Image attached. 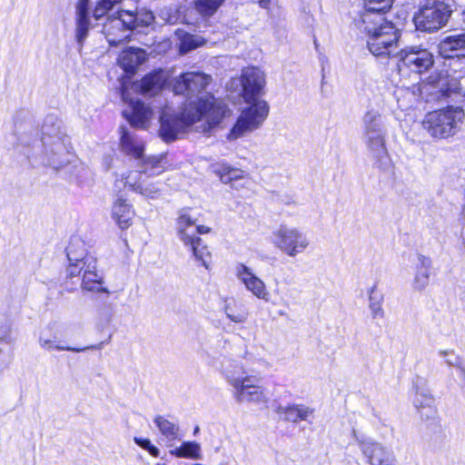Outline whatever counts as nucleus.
Instances as JSON below:
<instances>
[{
	"instance_id": "nucleus-1",
	"label": "nucleus",
	"mask_w": 465,
	"mask_h": 465,
	"mask_svg": "<svg viewBox=\"0 0 465 465\" xmlns=\"http://www.w3.org/2000/svg\"><path fill=\"white\" fill-rule=\"evenodd\" d=\"M230 110L223 98L207 92L183 104L177 114H163L160 134L167 142H173L180 133L186 132L194 124L203 120L208 129L218 126Z\"/></svg>"
},
{
	"instance_id": "nucleus-2",
	"label": "nucleus",
	"mask_w": 465,
	"mask_h": 465,
	"mask_svg": "<svg viewBox=\"0 0 465 465\" xmlns=\"http://www.w3.org/2000/svg\"><path fill=\"white\" fill-rule=\"evenodd\" d=\"M240 82L242 96L249 106L244 108L231 130L233 138L241 137L244 133L257 129L269 114V104L264 100H258L263 94L265 77L255 66L242 70Z\"/></svg>"
},
{
	"instance_id": "nucleus-3",
	"label": "nucleus",
	"mask_w": 465,
	"mask_h": 465,
	"mask_svg": "<svg viewBox=\"0 0 465 465\" xmlns=\"http://www.w3.org/2000/svg\"><path fill=\"white\" fill-rule=\"evenodd\" d=\"M80 241H71L66 247V255L69 263L65 271V282L75 284L82 276L81 287L84 291L109 293L104 287L102 276L97 272V261L85 253Z\"/></svg>"
},
{
	"instance_id": "nucleus-4",
	"label": "nucleus",
	"mask_w": 465,
	"mask_h": 465,
	"mask_svg": "<svg viewBox=\"0 0 465 465\" xmlns=\"http://www.w3.org/2000/svg\"><path fill=\"white\" fill-rule=\"evenodd\" d=\"M189 210L190 208L183 209L176 218L177 236L192 257L205 269H209L212 252L200 235L210 233L212 228L196 224V219L188 213Z\"/></svg>"
},
{
	"instance_id": "nucleus-5",
	"label": "nucleus",
	"mask_w": 465,
	"mask_h": 465,
	"mask_svg": "<svg viewBox=\"0 0 465 465\" xmlns=\"http://www.w3.org/2000/svg\"><path fill=\"white\" fill-rule=\"evenodd\" d=\"M465 118L460 106L447 105L428 112L420 122L421 127L434 140H444L454 136L459 125Z\"/></svg>"
},
{
	"instance_id": "nucleus-6",
	"label": "nucleus",
	"mask_w": 465,
	"mask_h": 465,
	"mask_svg": "<svg viewBox=\"0 0 465 465\" xmlns=\"http://www.w3.org/2000/svg\"><path fill=\"white\" fill-rule=\"evenodd\" d=\"M367 35V46L375 56H390L398 47L401 33L395 25L384 18L371 19V23H363Z\"/></svg>"
},
{
	"instance_id": "nucleus-7",
	"label": "nucleus",
	"mask_w": 465,
	"mask_h": 465,
	"mask_svg": "<svg viewBox=\"0 0 465 465\" xmlns=\"http://www.w3.org/2000/svg\"><path fill=\"white\" fill-rule=\"evenodd\" d=\"M453 9L445 0H425L413 16L417 30L432 33L445 26Z\"/></svg>"
},
{
	"instance_id": "nucleus-8",
	"label": "nucleus",
	"mask_w": 465,
	"mask_h": 465,
	"mask_svg": "<svg viewBox=\"0 0 465 465\" xmlns=\"http://www.w3.org/2000/svg\"><path fill=\"white\" fill-rule=\"evenodd\" d=\"M397 69L401 76L420 75L432 67L434 58L426 49L404 48L397 53Z\"/></svg>"
},
{
	"instance_id": "nucleus-9",
	"label": "nucleus",
	"mask_w": 465,
	"mask_h": 465,
	"mask_svg": "<svg viewBox=\"0 0 465 465\" xmlns=\"http://www.w3.org/2000/svg\"><path fill=\"white\" fill-rule=\"evenodd\" d=\"M210 82L209 74L201 72H185L175 80L173 89L178 94L194 95L203 92Z\"/></svg>"
},
{
	"instance_id": "nucleus-10",
	"label": "nucleus",
	"mask_w": 465,
	"mask_h": 465,
	"mask_svg": "<svg viewBox=\"0 0 465 465\" xmlns=\"http://www.w3.org/2000/svg\"><path fill=\"white\" fill-rule=\"evenodd\" d=\"M274 244L289 256H295L308 246L307 239L296 229L280 228L275 232Z\"/></svg>"
},
{
	"instance_id": "nucleus-11",
	"label": "nucleus",
	"mask_w": 465,
	"mask_h": 465,
	"mask_svg": "<svg viewBox=\"0 0 465 465\" xmlns=\"http://www.w3.org/2000/svg\"><path fill=\"white\" fill-rule=\"evenodd\" d=\"M234 388V397L238 401L266 402L263 389L258 384V381L251 376L237 378L231 381Z\"/></svg>"
},
{
	"instance_id": "nucleus-12",
	"label": "nucleus",
	"mask_w": 465,
	"mask_h": 465,
	"mask_svg": "<svg viewBox=\"0 0 465 465\" xmlns=\"http://www.w3.org/2000/svg\"><path fill=\"white\" fill-rule=\"evenodd\" d=\"M120 93L122 99L131 106V112L124 113V116L133 127L146 128L153 114L152 110L140 100L129 99L127 86L124 84H121Z\"/></svg>"
},
{
	"instance_id": "nucleus-13",
	"label": "nucleus",
	"mask_w": 465,
	"mask_h": 465,
	"mask_svg": "<svg viewBox=\"0 0 465 465\" xmlns=\"http://www.w3.org/2000/svg\"><path fill=\"white\" fill-rule=\"evenodd\" d=\"M134 216L135 211L133 205L123 195H118L112 205V218L117 226L122 231L129 229Z\"/></svg>"
},
{
	"instance_id": "nucleus-14",
	"label": "nucleus",
	"mask_w": 465,
	"mask_h": 465,
	"mask_svg": "<svg viewBox=\"0 0 465 465\" xmlns=\"http://www.w3.org/2000/svg\"><path fill=\"white\" fill-rule=\"evenodd\" d=\"M236 276L245 285L246 289L256 297L267 300L269 293L264 282L255 276L245 264H238Z\"/></svg>"
},
{
	"instance_id": "nucleus-15",
	"label": "nucleus",
	"mask_w": 465,
	"mask_h": 465,
	"mask_svg": "<svg viewBox=\"0 0 465 465\" xmlns=\"http://www.w3.org/2000/svg\"><path fill=\"white\" fill-rule=\"evenodd\" d=\"M438 52L443 58L465 56V34L448 35L438 45Z\"/></svg>"
},
{
	"instance_id": "nucleus-16",
	"label": "nucleus",
	"mask_w": 465,
	"mask_h": 465,
	"mask_svg": "<svg viewBox=\"0 0 465 465\" xmlns=\"http://www.w3.org/2000/svg\"><path fill=\"white\" fill-rule=\"evenodd\" d=\"M145 60V51L139 47H128L119 55L117 62L129 78L134 76L140 64Z\"/></svg>"
},
{
	"instance_id": "nucleus-17",
	"label": "nucleus",
	"mask_w": 465,
	"mask_h": 465,
	"mask_svg": "<svg viewBox=\"0 0 465 465\" xmlns=\"http://www.w3.org/2000/svg\"><path fill=\"white\" fill-rule=\"evenodd\" d=\"M148 170L141 171L139 173L138 178L134 183L128 182L129 175L123 176L124 179V185L127 187L129 190L134 191L137 193L143 194L148 198H157L160 194V189L155 183H153L150 180Z\"/></svg>"
},
{
	"instance_id": "nucleus-18",
	"label": "nucleus",
	"mask_w": 465,
	"mask_h": 465,
	"mask_svg": "<svg viewBox=\"0 0 465 465\" xmlns=\"http://www.w3.org/2000/svg\"><path fill=\"white\" fill-rule=\"evenodd\" d=\"M103 33L110 46H118L129 39L127 29L119 22L116 15H111L106 19Z\"/></svg>"
},
{
	"instance_id": "nucleus-19",
	"label": "nucleus",
	"mask_w": 465,
	"mask_h": 465,
	"mask_svg": "<svg viewBox=\"0 0 465 465\" xmlns=\"http://www.w3.org/2000/svg\"><path fill=\"white\" fill-rule=\"evenodd\" d=\"M166 84L163 70L154 69L144 74L139 82H134L138 92L142 94L149 93H157L161 91Z\"/></svg>"
},
{
	"instance_id": "nucleus-20",
	"label": "nucleus",
	"mask_w": 465,
	"mask_h": 465,
	"mask_svg": "<svg viewBox=\"0 0 465 465\" xmlns=\"http://www.w3.org/2000/svg\"><path fill=\"white\" fill-rule=\"evenodd\" d=\"M394 0H363V11L361 18L362 23H371V19L379 18L387 14Z\"/></svg>"
},
{
	"instance_id": "nucleus-21",
	"label": "nucleus",
	"mask_w": 465,
	"mask_h": 465,
	"mask_svg": "<svg viewBox=\"0 0 465 465\" xmlns=\"http://www.w3.org/2000/svg\"><path fill=\"white\" fill-rule=\"evenodd\" d=\"M213 173L218 176L223 183H232V182L242 180L247 177V173L242 169L234 167L226 162H216L212 164Z\"/></svg>"
},
{
	"instance_id": "nucleus-22",
	"label": "nucleus",
	"mask_w": 465,
	"mask_h": 465,
	"mask_svg": "<svg viewBox=\"0 0 465 465\" xmlns=\"http://www.w3.org/2000/svg\"><path fill=\"white\" fill-rule=\"evenodd\" d=\"M119 145L121 150L128 156L142 159L144 153V144L137 142L125 127H121Z\"/></svg>"
},
{
	"instance_id": "nucleus-23",
	"label": "nucleus",
	"mask_w": 465,
	"mask_h": 465,
	"mask_svg": "<svg viewBox=\"0 0 465 465\" xmlns=\"http://www.w3.org/2000/svg\"><path fill=\"white\" fill-rule=\"evenodd\" d=\"M361 451L370 465H392L385 449L376 442L363 443Z\"/></svg>"
},
{
	"instance_id": "nucleus-24",
	"label": "nucleus",
	"mask_w": 465,
	"mask_h": 465,
	"mask_svg": "<svg viewBox=\"0 0 465 465\" xmlns=\"http://www.w3.org/2000/svg\"><path fill=\"white\" fill-rule=\"evenodd\" d=\"M153 422L160 430L161 434L169 440H176L181 439L180 429L178 424L170 420L163 415H156Z\"/></svg>"
},
{
	"instance_id": "nucleus-25",
	"label": "nucleus",
	"mask_w": 465,
	"mask_h": 465,
	"mask_svg": "<svg viewBox=\"0 0 465 465\" xmlns=\"http://www.w3.org/2000/svg\"><path fill=\"white\" fill-rule=\"evenodd\" d=\"M170 454L179 459L199 460L202 457L201 446L198 442L188 440L170 450Z\"/></svg>"
},
{
	"instance_id": "nucleus-26",
	"label": "nucleus",
	"mask_w": 465,
	"mask_h": 465,
	"mask_svg": "<svg viewBox=\"0 0 465 465\" xmlns=\"http://www.w3.org/2000/svg\"><path fill=\"white\" fill-rule=\"evenodd\" d=\"M224 312L231 321L237 323L244 322L248 317L244 305L233 298L225 301Z\"/></svg>"
},
{
	"instance_id": "nucleus-27",
	"label": "nucleus",
	"mask_w": 465,
	"mask_h": 465,
	"mask_svg": "<svg viewBox=\"0 0 465 465\" xmlns=\"http://www.w3.org/2000/svg\"><path fill=\"white\" fill-rule=\"evenodd\" d=\"M282 412L285 415L286 420L297 423L305 420L309 415L312 414L313 410L303 405L290 404L286 406Z\"/></svg>"
},
{
	"instance_id": "nucleus-28",
	"label": "nucleus",
	"mask_w": 465,
	"mask_h": 465,
	"mask_svg": "<svg viewBox=\"0 0 465 465\" xmlns=\"http://www.w3.org/2000/svg\"><path fill=\"white\" fill-rule=\"evenodd\" d=\"M224 1L225 0H194L193 7L200 15L210 17L217 12Z\"/></svg>"
},
{
	"instance_id": "nucleus-29",
	"label": "nucleus",
	"mask_w": 465,
	"mask_h": 465,
	"mask_svg": "<svg viewBox=\"0 0 465 465\" xmlns=\"http://www.w3.org/2000/svg\"><path fill=\"white\" fill-rule=\"evenodd\" d=\"M113 15H116V17L119 19V22L124 25L127 31L134 30L142 25V23L139 22L137 14L135 12L122 9L118 10Z\"/></svg>"
},
{
	"instance_id": "nucleus-30",
	"label": "nucleus",
	"mask_w": 465,
	"mask_h": 465,
	"mask_svg": "<svg viewBox=\"0 0 465 465\" xmlns=\"http://www.w3.org/2000/svg\"><path fill=\"white\" fill-rule=\"evenodd\" d=\"M162 162L161 157H148L143 162L144 167L143 171L148 170L149 176L160 174L164 171Z\"/></svg>"
},
{
	"instance_id": "nucleus-31",
	"label": "nucleus",
	"mask_w": 465,
	"mask_h": 465,
	"mask_svg": "<svg viewBox=\"0 0 465 465\" xmlns=\"http://www.w3.org/2000/svg\"><path fill=\"white\" fill-rule=\"evenodd\" d=\"M134 441L143 450H146L152 457L158 458L160 456L159 449L154 446L149 439L134 437Z\"/></svg>"
},
{
	"instance_id": "nucleus-32",
	"label": "nucleus",
	"mask_w": 465,
	"mask_h": 465,
	"mask_svg": "<svg viewBox=\"0 0 465 465\" xmlns=\"http://www.w3.org/2000/svg\"><path fill=\"white\" fill-rule=\"evenodd\" d=\"M88 0H79L77 5V24L89 23Z\"/></svg>"
},
{
	"instance_id": "nucleus-33",
	"label": "nucleus",
	"mask_w": 465,
	"mask_h": 465,
	"mask_svg": "<svg viewBox=\"0 0 465 465\" xmlns=\"http://www.w3.org/2000/svg\"><path fill=\"white\" fill-rule=\"evenodd\" d=\"M448 76L447 71H434L428 76L427 80L429 84L435 85L444 81Z\"/></svg>"
},
{
	"instance_id": "nucleus-34",
	"label": "nucleus",
	"mask_w": 465,
	"mask_h": 465,
	"mask_svg": "<svg viewBox=\"0 0 465 465\" xmlns=\"http://www.w3.org/2000/svg\"><path fill=\"white\" fill-rule=\"evenodd\" d=\"M460 91H461V89L460 87V83H458L455 80V82L453 83V84L451 86L447 84L444 87H442L440 89V94L442 96L450 97V96H451L452 94H460Z\"/></svg>"
},
{
	"instance_id": "nucleus-35",
	"label": "nucleus",
	"mask_w": 465,
	"mask_h": 465,
	"mask_svg": "<svg viewBox=\"0 0 465 465\" xmlns=\"http://www.w3.org/2000/svg\"><path fill=\"white\" fill-rule=\"evenodd\" d=\"M106 14L107 11H105V9L100 5V3L97 2L93 11L94 17L98 20L104 17Z\"/></svg>"
},
{
	"instance_id": "nucleus-36",
	"label": "nucleus",
	"mask_w": 465,
	"mask_h": 465,
	"mask_svg": "<svg viewBox=\"0 0 465 465\" xmlns=\"http://www.w3.org/2000/svg\"><path fill=\"white\" fill-rule=\"evenodd\" d=\"M183 47L186 50H193L198 47V44L190 36L183 40Z\"/></svg>"
},
{
	"instance_id": "nucleus-37",
	"label": "nucleus",
	"mask_w": 465,
	"mask_h": 465,
	"mask_svg": "<svg viewBox=\"0 0 465 465\" xmlns=\"http://www.w3.org/2000/svg\"><path fill=\"white\" fill-rule=\"evenodd\" d=\"M122 0H99L100 5L107 11V13L113 9V7L120 3Z\"/></svg>"
},
{
	"instance_id": "nucleus-38",
	"label": "nucleus",
	"mask_w": 465,
	"mask_h": 465,
	"mask_svg": "<svg viewBox=\"0 0 465 465\" xmlns=\"http://www.w3.org/2000/svg\"><path fill=\"white\" fill-rule=\"evenodd\" d=\"M89 24L90 23L77 24L79 38H83L87 35L88 29H89Z\"/></svg>"
},
{
	"instance_id": "nucleus-39",
	"label": "nucleus",
	"mask_w": 465,
	"mask_h": 465,
	"mask_svg": "<svg viewBox=\"0 0 465 465\" xmlns=\"http://www.w3.org/2000/svg\"><path fill=\"white\" fill-rule=\"evenodd\" d=\"M272 0H258L257 3L262 8H269Z\"/></svg>"
},
{
	"instance_id": "nucleus-40",
	"label": "nucleus",
	"mask_w": 465,
	"mask_h": 465,
	"mask_svg": "<svg viewBox=\"0 0 465 465\" xmlns=\"http://www.w3.org/2000/svg\"><path fill=\"white\" fill-rule=\"evenodd\" d=\"M381 315L382 314V311L381 309V307H377V308H373V315L374 317L378 316V315Z\"/></svg>"
},
{
	"instance_id": "nucleus-41",
	"label": "nucleus",
	"mask_w": 465,
	"mask_h": 465,
	"mask_svg": "<svg viewBox=\"0 0 465 465\" xmlns=\"http://www.w3.org/2000/svg\"><path fill=\"white\" fill-rule=\"evenodd\" d=\"M374 288L375 286H373L371 290H370V300L371 301L373 298H372V294H373V292H374Z\"/></svg>"
},
{
	"instance_id": "nucleus-42",
	"label": "nucleus",
	"mask_w": 465,
	"mask_h": 465,
	"mask_svg": "<svg viewBox=\"0 0 465 465\" xmlns=\"http://www.w3.org/2000/svg\"><path fill=\"white\" fill-rule=\"evenodd\" d=\"M67 350H69V351L71 350V351H80V350H79V349H71V348H67Z\"/></svg>"
},
{
	"instance_id": "nucleus-43",
	"label": "nucleus",
	"mask_w": 465,
	"mask_h": 465,
	"mask_svg": "<svg viewBox=\"0 0 465 465\" xmlns=\"http://www.w3.org/2000/svg\"><path fill=\"white\" fill-rule=\"evenodd\" d=\"M193 465H202V464H200V463H196V464H193Z\"/></svg>"
}]
</instances>
